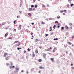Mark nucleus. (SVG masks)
Listing matches in <instances>:
<instances>
[{
    "label": "nucleus",
    "instance_id": "nucleus-1",
    "mask_svg": "<svg viewBox=\"0 0 74 74\" xmlns=\"http://www.w3.org/2000/svg\"><path fill=\"white\" fill-rule=\"evenodd\" d=\"M8 55V54L7 53H5L3 55V56L4 57H6V56H7Z\"/></svg>",
    "mask_w": 74,
    "mask_h": 74
},
{
    "label": "nucleus",
    "instance_id": "nucleus-2",
    "mask_svg": "<svg viewBox=\"0 0 74 74\" xmlns=\"http://www.w3.org/2000/svg\"><path fill=\"white\" fill-rule=\"evenodd\" d=\"M42 59H40L38 60V62H42Z\"/></svg>",
    "mask_w": 74,
    "mask_h": 74
},
{
    "label": "nucleus",
    "instance_id": "nucleus-3",
    "mask_svg": "<svg viewBox=\"0 0 74 74\" xmlns=\"http://www.w3.org/2000/svg\"><path fill=\"white\" fill-rule=\"evenodd\" d=\"M39 68L40 69H44V67H42V66H39Z\"/></svg>",
    "mask_w": 74,
    "mask_h": 74
},
{
    "label": "nucleus",
    "instance_id": "nucleus-4",
    "mask_svg": "<svg viewBox=\"0 0 74 74\" xmlns=\"http://www.w3.org/2000/svg\"><path fill=\"white\" fill-rule=\"evenodd\" d=\"M29 11H32V10H33V9L31 8H29Z\"/></svg>",
    "mask_w": 74,
    "mask_h": 74
},
{
    "label": "nucleus",
    "instance_id": "nucleus-5",
    "mask_svg": "<svg viewBox=\"0 0 74 74\" xmlns=\"http://www.w3.org/2000/svg\"><path fill=\"white\" fill-rule=\"evenodd\" d=\"M52 62H53V60H54V59L53 58H50Z\"/></svg>",
    "mask_w": 74,
    "mask_h": 74
},
{
    "label": "nucleus",
    "instance_id": "nucleus-6",
    "mask_svg": "<svg viewBox=\"0 0 74 74\" xmlns=\"http://www.w3.org/2000/svg\"><path fill=\"white\" fill-rule=\"evenodd\" d=\"M40 41V40L37 39H36V40L35 41V42H37V41Z\"/></svg>",
    "mask_w": 74,
    "mask_h": 74
},
{
    "label": "nucleus",
    "instance_id": "nucleus-7",
    "mask_svg": "<svg viewBox=\"0 0 74 74\" xmlns=\"http://www.w3.org/2000/svg\"><path fill=\"white\" fill-rule=\"evenodd\" d=\"M65 27L66 29H68V26L67 25H66Z\"/></svg>",
    "mask_w": 74,
    "mask_h": 74
},
{
    "label": "nucleus",
    "instance_id": "nucleus-8",
    "mask_svg": "<svg viewBox=\"0 0 74 74\" xmlns=\"http://www.w3.org/2000/svg\"><path fill=\"white\" fill-rule=\"evenodd\" d=\"M8 36V32H7L6 34L5 35V36L6 37Z\"/></svg>",
    "mask_w": 74,
    "mask_h": 74
},
{
    "label": "nucleus",
    "instance_id": "nucleus-9",
    "mask_svg": "<svg viewBox=\"0 0 74 74\" xmlns=\"http://www.w3.org/2000/svg\"><path fill=\"white\" fill-rule=\"evenodd\" d=\"M19 42V41H16L14 42V44H16V43H17V42Z\"/></svg>",
    "mask_w": 74,
    "mask_h": 74
},
{
    "label": "nucleus",
    "instance_id": "nucleus-10",
    "mask_svg": "<svg viewBox=\"0 0 74 74\" xmlns=\"http://www.w3.org/2000/svg\"><path fill=\"white\" fill-rule=\"evenodd\" d=\"M19 28L20 29V30H21V27H22V25H20L19 26Z\"/></svg>",
    "mask_w": 74,
    "mask_h": 74
},
{
    "label": "nucleus",
    "instance_id": "nucleus-11",
    "mask_svg": "<svg viewBox=\"0 0 74 74\" xmlns=\"http://www.w3.org/2000/svg\"><path fill=\"white\" fill-rule=\"evenodd\" d=\"M35 56V54H34V53H33L32 54V57H34Z\"/></svg>",
    "mask_w": 74,
    "mask_h": 74
},
{
    "label": "nucleus",
    "instance_id": "nucleus-12",
    "mask_svg": "<svg viewBox=\"0 0 74 74\" xmlns=\"http://www.w3.org/2000/svg\"><path fill=\"white\" fill-rule=\"evenodd\" d=\"M5 59L6 60H8V59H9V58H8V57H6L5 58Z\"/></svg>",
    "mask_w": 74,
    "mask_h": 74
},
{
    "label": "nucleus",
    "instance_id": "nucleus-13",
    "mask_svg": "<svg viewBox=\"0 0 74 74\" xmlns=\"http://www.w3.org/2000/svg\"><path fill=\"white\" fill-rule=\"evenodd\" d=\"M45 56H46V54H45V53H44V55H43V57L44 58H45Z\"/></svg>",
    "mask_w": 74,
    "mask_h": 74
},
{
    "label": "nucleus",
    "instance_id": "nucleus-14",
    "mask_svg": "<svg viewBox=\"0 0 74 74\" xmlns=\"http://www.w3.org/2000/svg\"><path fill=\"white\" fill-rule=\"evenodd\" d=\"M41 24H42V25H45V22H42L41 23Z\"/></svg>",
    "mask_w": 74,
    "mask_h": 74
},
{
    "label": "nucleus",
    "instance_id": "nucleus-15",
    "mask_svg": "<svg viewBox=\"0 0 74 74\" xmlns=\"http://www.w3.org/2000/svg\"><path fill=\"white\" fill-rule=\"evenodd\" d=\"M28 15L29 16H32V14H31L30 13H29L28 14Z\"/></svg>",
    "mask_w": 74,
    "mask_h": 74
},
{
    "label": "nucleus",
    "instance_id": "nucleus-16",
    "mask_svg": "<svg viewBox=\"0 0 74 74\" xmlns=\"http://www.w3.org/2000/svg\"><path fill=\"white\" fill-rule=\"evenodd\" d=\"M68 43L69 44V45H71V43L69 42H68Z\"/></svg>",
    "mask_w": 74,
    "mask_h": 74
},
{
    "label": "nucleus",
    "instance_id": "nucleus-17",
    "mask_svg": "<svg viewBox=\"0 0 74 74\" xmlns=\"http://www.w3.org/2000/svg\"><path fill=\"white\" fill-rule=\"evenodd\" d=\"M6 65L8 66H9V65H10V64H9V63H6Z\"/></svg>",
    "mask_w": 74,
    "mask_h": 74
},
{
    "label": "nucleus",
    "instance_id": "nucleus-18",
    "mask_svg": "<svg viewBox=\"0 0 74 74\" xmlns=\"http://www.w3.org/2000/svg\"><path fill=\"white\" fill-rule=\"evenodd\" d=\"M19 44H18V45H17V44H16V46L17 47L18 46H19L20 45V43H18Z\"/></svg>",
    "mask_w": 74,
    "mask_h": 74
},
{
    "label": "nucleus",
    "instance_id": "nucleus-19",
    "mask_svg": "<svg viewBox=\"0 0 74 74\" xmlns=\"http://www.w3.org/2000/svg\"><path fill=\"white\" fill-rule=\"evenodd\" d=\"M47 51H50V49H49V48L47 49Z\"/></svg>",
    "mask_w": 74,
    "mask_h": 74
},
{
    "label": "nucleus",
    "instance_id": "nucleus-20",
    "mask_svg": "<svg viewBox=\"0 0 74 74\" xmlns=\"http://www.w3.org/2000/svg\"><path fill=\"white\" fill-rule=\"evenodd\" d=\"M73 5H74V4L72 3L71 4V7H72Z\"/></svg>",
    "mask_w": 74,
    "mask_h": 74
},
{
    "label": "nucleus",
    "instance_id": "nucleus-21",
    "mask_svg": "<svg viewBox=\"0 0 74 74\" xmlns=\"http://www.w3.org/2000/svg\"><path fill=\"white\" fill-rule=\"evenodd\" d=\"M35 52H36V53H38V51L36 50Z\"/></svg>",
    "mask_w": 74,
    "mask_h": 74
},
{
    "label": "nucleus",
    "instance_id": "nucleus-22",
    "mask_svg": "<svg viewBox=\"0 0 74 74\" xmlns=\"http://www.w3.org/2000/svg\"><path fill=\"white\" fill-rule=\"evenodd\" d=\"M28 31H29V30H28V29H26L25 30V32H27H27H28Z\"/></svg>",
    "mask_w": 74,
    "mask_h": 74
},
{
    "label": "nucleus",
    "instance_id": "nucleus-23",
    "mask_svg": "<svg viewBox=\"0 0 74 74\" xmlns=\"http://www.w3.org/2000/svg\"><path fill=\"white\" fill-rule=\"evenodd\" d=\"M5 23L4 22L2 24V25H5Z\"/></svg>",
    "mask_w": 74,
    "mask_h": 74
},
{
    "label": "nucleus",
    "instance_id": "nucleus-24",
    "mask_svg": "<svg viewBox=\"0 0 74 74\" xmlns=\"http://www.w3.org/2000/svg\"><path fill=\"white\" fill-rule=\"evenodd\" d=\"M64 12H65V13H66V12H67V11H66V10H64Z\"/></svg>",
    "mask_w": 74,
    "mask_h": 74
},
{
    "label": "nucleus",
    "instance_id": "nucleus-25",
    "mask_svg": "<svg viewBox=\"0 0 74 74\" xmlns=\"http://www.w3.org/2000/svg\"><path fill=\"white\" fill-rule=\"evenodd\" d=\"M69 25L70 26H72L73 25V24L71 23H70Z\"/></svg>",
    "mask_w": 74,
    "mask_h": 74
},
{
    "label": "nucleus",
    "instance_id": "nucleus-26",
    "mask_svg": "<svg viewBox=\"0 0 74 74\" xmlns=\"http://www.w3.org/2000/svg\"><path fill=\"white\" fill-rule=\"evenodd\" d=\"M71 69H72V70H73V69H74V67L73 66H72L71 67Z\"/></svg>",
    "mask_w": 74,
    "mask_h": 74
},
{
    "label": "nucleus",
    "instance_id": "nucleus-27",
    "mask_svg": "<svg viewBox=\"0 0 74 74\" xmlns=\"http://www.w3.org/2000/svg\"><path fill=\"white\" fill-rule=\"evenodd\" d=\"M10 62V63H11V65L12 66L13 64H12V62Z\"/></svg>",
    "mask_w": 74,
    "mask_h": 74
},
{
    "label": "nucleus",
    "instance_id": "nucleus-28",
    "mask_svg": "<svg viewBox=\"0 0 74 74\" xmlns=\"http://www.w3.org/2000/svg\"><path fill=\"white\" fill-rule=\"evenodd\" d=\"M16 70H19V69L18 68H16Z\"/></svg>",
    "mask_w": 74,
    "mask_h": 74
},
{
    "label": "nucleus",
    "instance_id": "nucleus-29",
    "mask_svg": "<svg viewBox=\"0 0 74 74\" xmlns=\"http://www.w3.org/2000/svg\"><path fill=\"white\" fill-rule=\"evenodd\" d=\"M42 7L44 8L45 7V5H42Z\"/></svg>",
    "mask_w": 74,
    "mask_h": 74
},
{
    "label": "nucleus",
    "instance_id": "nucleus-30",
    "mask_svg": "<svg viewBox=\"0 0 74 74\" xmlns=\"http://www.w3.org/2000/svg\"><path fill=\"white\" fill-rule=\"evenodd\" d=\"M53 34V32H51L50 33V35H52Z\"/></svg>",
    "mask_w": 74,
    "mask_h": 74
},
{
    "label": "nucleus",
    "instance_id": "nucleus-31",
    "mask_svg": "<svg viewBox=\"0 0 74 74\" xmlns=\"http://www.w3.org/2000/svg\"><path fill=\"white\" fill-rule=\"evenodd\" d=\"M74 38V36H72V39H73V38Z\"/></svg>",
    "mask_w": 74,
    "mask_h": 74
},
{
    "label": "nucleus",
    "instance_id": "nucleus-32",
    "mask_svg": "<svg viewBox=\"0 0 74 74\" xmlns=\"http://www.w3.org/2000/svg\"><path fill=\"white\" fill-rule=\"evenodd\" d=\"M34 7L35 8H37V5H35Z\"/></svg>",
    "mask_w": 74,
    "mask_h": 74
},
{
    "label": "nucleus",
    "instance_id": "nucleus-33",
    "mask_svg": "<svg viewBox=\"0 0 74 74\" xmlns=\"http://www.w3.org/2000/svg\"><path fill=\"white\" fill-rule=\"evenodd\" d=\"M61 29H62V30H63L64 29V27H61Z\"/></svg>",
    "mask_w": 74,
    "mask_h": 74
},
{
    "label": "nucleus",
    "instance_id": "nucleus-34",
    "mask_svg": "<svg viewBox=\"0 0 74 74\" xmlns=\"http://www.w3.org/2000/svg\"><path fill=\"white\" fill-rule=\"evenodd\" d=\"M58 17H57V18L59 19V18H60V16H58Z\"/></svg>",
    "mask_w": 74,
    "mask_h": 74
},
{
    "label": "nucleus",
    "instance_id": "nucleus-35",
    "mask_svg": "<svg viewBox=\"0 0 74 74\" xmlns=\"http://www.w3.org/2000/svg\"><path fill=\"white\" fill-rule=\"evenodd\" d=\"M27 51H30V49L29 48H28L27 49Z\"/></svg>",
    "mask_w": 74,
    "mask_h": 74
},
{
    "label": "nucleus",
    "instance_id": "nucleus-36",
    "mask_svg": "<svg viewBox=\"0 0 74 74\" xmlns=\"http://www.w3.org/2000/svg\"><path fill=\"white\" fill-rule=\"evenodd\" d=\"M54 49V50H53V52H55V49Z\"/></svg>",
    "mask_w": 74,
    "mask_h": 74
},
{
    "label": "nucleus",
    "instance_id": "nucleus-37",
    "mask_svg": "<svg viewBox=\"0 0 74 74\" xmlns=\"http://www.w3.org/2000/svg\"><path fill=\"white\" fill-rule=\"evenodd\" d=\"M58 40V38H54V40Z\"/></svg>",
    "mask_w": 74,
    "mask_h": 74
},
{
    "label": "nucleus",
    "instance_id": "nucleus-38",
    "mask_svg": "<svg viewBox=\"0 0 74 74\" xmlns=\"http://www.w3.org/2000/svg\"><path fill=\"white\" fill-rule=\"evenodd\" d=\"M58 21H56L55 22V23H58Z\"/></svg>",
    "mask_w": 74,
    "mask_h": 74
},
{
    "label": "nucleus",
    "instance_id": "nucleus-39",
    "mask_svg": "<svg viewBox=\"0 0 74 74\" xmlns=\"http://www.w3.org/2000/svg\"><path fill=\"white\" fill-rule=\"evenodd\" d=\"M31 7H34V5H31Z\"/></svg>",
    "mask_w": 74,
    "mask_h": 74
},
{
    "label": "nucleus",
    "instance_id": "nucleus-40",
    "mask_svg": "<svg viewBox=\"0 0 74 74\" xmlns=\"http://www.w3.org/2000/svg\"><path fill=\"white\" fill-rule=\"evenodd\" d=\"M39 48L40 49H41V48H42V47L41 46H40L39 47Z\"/></svg>",
    "mask_w": 74,
    "mask_h": 74
},
{
    "label": "nucleus",
    "instance_id": "nucleus-41",
    "mask_svg": "<svg viewBox=\"0 0 74 74\" xmlns=\"http://www.w3.org/2000/svg\"><path fill=\"white\" fill-rule=\"evenodd\" d=\"M16 22V21H14V24H15V22Z\"/></svg>",
    "mask_w": 74,
    "mask_h": 74
},
{
    "label": "nucleus",
    "instance_id": "nucleus-42",
    "mask_svg": "<svg viewBox=\"0 0 74 74\" xmlns=\"http://www.w3.org/2000/svg\"><path fill=\"white\" fill-rule=\"evenodd\" d=\"M63 15H65V13H63Z\"/></svg>",
    "mask_w": 74,
    "mask_h": 74
},
{
    "label": "nucleus",
    "instance_id": "nucleus-43",
    "mask_svg": "<svg viewBox=\"0 0 74 74\" xmlns=\"http://www.w3.org/2000/svg\"><path fill=\"white\" fill-rule=\"evenodd\" d=\"M31 24H32V25H34V23H31Z\"/></svg>",
    "mask_w": 74,
    "mask_h": 74
},
{
    "label": "nucleus",
    "instance_id": "nucleus-44",
    "mask_svg": "<svg viewBox=\"0 0 74 74\" xmlns=\"http://www.w3.org/2000/svg\"><path fill=\"white\" fill-rule=\"evenodd\" d=\"M26 51H24V53H26Z\"/></svg>",
    "mask_w": 74,
    "mask_h": 74
},
{
    "label": "nucleus",
    "instance_id": "nucleus-45",
    "mask_svg": "<svg viewBox=\"0 0 74 74\" xmlns=\"http://www.w3.org/2000/svg\"><path fill=\"white\" fill-rule=\"evenodd\" d=\"M9 39H12V38H9Z\"/></svg>",
    "mask_w": 74,
    "mask_h": 74
},
{
    "label": "nucleus",
    "instance_id": "nucleus-46",
    "mask_svg": "<svg viewBox=\"0 0 74 74\" xmlns=\"http://www.w3.org/2000/svg\"><path fill=\"white\" fill-rule=\"evenodd\" d=\"M33 1L34 2H35V1H36V0H33Z\"/></svg>",
    "mask_w": 74,
    "mask_h": 74
},
{
    "label": "nucleus",
    "instance_id": "nucleus-47",
    "mask_svg": "<svg viewBox=\"0 0 74 74\" xmlns=\"http://www.w3.org/2000/svg\"><path fill=\"white\" fill-rule=\"evenodd\" d=\"M17 49H18V50H19L20 48H17Z\"/></svg>",
    "mask_w": 74,
    "mask_h": 74
},
{
    "label": "nucleus",
    "instance_id": "nucleus-48",
    "mask_svg": "<svg viewBox=\"0 0 74 74\" xmlns=\"http://www.w3.org/2000/svg\"><path fill=\"white\" fill-rule=\"evenodd\" d=\"M72 1V0H68L69 1Z\"/></svg>",
    "mask_w": 74,
    "mask_h": 74
},
{
    "label": "nucleus",
    "instance_id": "nucleus-49",
    "mask_svg": "<svg viewBox=\"0 0 74 74\" xmlns=\"http://www.w3.org/2000/svg\"><path fill=\"white\" fill-rule=\"evenodd\" d=\"M51 30H52V29H51L50 30H49V32H51Z\"/></svg>",
    "mask_w": 74,
    "mask_h": 74
},
{
    "label": "nucleus",
    "instance_id": "nucleus-50",
    "mask_svg": "<svg viewBox=\"0 0 74 74\" xmlns=\"http://www.w3.org/2000/svg\"><path fill=\"white\" fill-rule=\"evenodd\" d=\"M31 35H32V34H33V33H31Z\"/></svg>",
    "mask_w": 74,
    "mask_h": 74
},
{
    "label": "nucleus",
    "instance_id": "nucleus-51",
    "mask_svg": "<svg viewBox=\"0 0 74 74\" xmlns=\"http://www.w3.org/2000/svg\"><path fill=\"white\" fill-rule=\"evenodd\" d=\"M35 8H33V11H34V10L35 9Z\"/></svg>",
    "mask_w": 74,
    "mask_h": 74
},
{
    "label": "nucleus",
    "instance_id": "nucleus-52",
    "mask_svg": "<svg viewBox=\"0 0 74 74\" xmlns=\"http://www.w3.org/2000/svg\"><path fill=\"white\" fill-rule=\"evenodd\" d=\"M19 17H20L19 16L18 17V16H17V18H19Z\"/></svg>",
    "mask_w": 74,
    "mask_h": 74
},
{
    "label": "nucleus",
    "instance_id": "nucleus-53",
    "mask_svg": "<svg viewBox=\"0 0 74 74\" xmlns=\"http://www.w3.org/2000/svg\"><path fill=\"white\" fill-rule=\"evenodd\" d=\"M12 68L11 67V66H10V69H11Z\"/></svg>",
    "mask_w": 74,
    "mask_h": 74
},
{
    "label": "nucleus",
    "instance_id": "nucleus-54",
    "mask_svg": "<svg viewBox=\"0 0 74 74\" xmlns=\"http://www.w3.org/2000/svg\"><path fill=\"white\" fill-rule=\"evenodd\" d=\"M46 36H48V34H46Z\"/></svg>",
    "mask_w": 74,
    "mask_h": 74
},
{
    "label": "nucleus",
    "instance_id": "nucleus-55",
    "mask_svg": "<svg viewBox=\"0 0 74 74\" xmlns=\"http://www.w3.org/2000/svg\"><path fill=\"white\" fill-rule=\"evenodd\" d=\"M47 7H49V5H47Z\"/></svg>",
    "mask_w": 74,
    "mask_h": 74
},
{
    "label": "nucleus",
    "instance_id": "nucleus-56",
    "mask_svg": "<svg viewBox=\"0 0 74 74\" xmlns=\"http://www.w3.org/2000/svg\"><path fill=\"white\" fill-rule=\"evenodd\" d=\"M71 66H73V64H71Z\"/></svg>",
    "mask_w": 74,
    "mask_h": 74
},
{
    "label": "nucleus",
    "instance_id": "nucleus-57",
    "mask_svg": "<svg viewBox=\"0 0 74 74\" xmlns=\"http://www.w3.org/2000/svg\"><path fill=\"white\" fill-rule=\"evenodd\" d=\"M49 48V49H52V48H51V47H50Z\"/></svg>",
    "mask_w": 74,
    "mask_h": 74
},
{
    "label": "nucleus",
    "instance_id": "nucleus-58",
    "mask_svg": "<svg viewBox=\"0 0 74 74\" xmlns=\"http://www.w3.org/2000/svg\"><path fill=\"white\" fill-rule=\"evenodd\" d=\"M12 67H13V68H14V67H15V66H12Z\"/></svg>",
    "mask_w": 74,
    "mask_h": 74
},
{
    "label": "nucleus",
    "instance_id": "nucleus-59",
    "mask_svg": "<svg viewBox=\"0 0 74 74\" xmlns=\"http://www.w3.org/2000/svg\"><path fill=\"white\" fill-rule=\"evenodd\" d=\"M48 39H46V41H48Z\"/></svg>",
    "mask_w": 74,
    "mask_h": 74
},
{
    "label": "nucleus",
    "instance_id": "nucleus-60",
    "mask_svg": "<svg viewBox=\"0 0 74 74\" xmlns=\"http://www.w3.org/2000/svg\"><path fill=\"white\" fill-rule=\"evenodd\" d=\"M26 73H27V74H28V72L27 71Z\"/></svg>",
    "mask_w": 74,
    "mask_h": 74
},
{
    "label": "nucleus",
    "instance_id": "nucleus-61",
    "mask_svg": "<svg viewBox=\"0 0 74 74\" xmlns=\"http://www.w3.org/2000/svg\"><path fill=\"white\" fill-rule=\"evenodd\" d=\"M20 12V13H21V12H22V11H19Z\"/></svg>",
    "mask_w": 74,
    "mask_h": 74
},
{
    "label": "nucleus",
    "instance_id": "nucleus-62",
    "mask_svg": "<svg viewBox=\"0 0 74 74\" xmlns=\"http://www.w3.org/2000/svg\"><path fill=\"white\" fill-rule=\"evenodd\" d=\"M64 12V11H61V12Z\"/></svg>",
    "mask_w": 74,
    "mask_h": 74
},
{
    "label": "nucleus",
    "instance_id": "nucleus-63",
    "mask_svg": "<svg viewBox=\"0 0 74 74\" xmlns=\"http://www.w3.org/2000/svg\"><path fill=\"white\" fill-rule=\"evenodd\" d=\"M41 72L40 71H39V72H38V73H40V72Z\"/></svg>",
    "mask_w": 74,
    "mask_h": 74
},
{
    "label": "nucleus",
    "instance_id": "nucleus-64",
    "mask_svg": "<svg viewBox=\"0 0 74 74\" xmlns=\"http://www.w3.org/2000/svg\"><path fill=\"white\" fill-rule=\"evenodd\" d=\"M60 27L59 26H58V28H59V27Z\"/></svg>",
    "mask_w": 74,
    "mask_h": 74
}]
</instances>
